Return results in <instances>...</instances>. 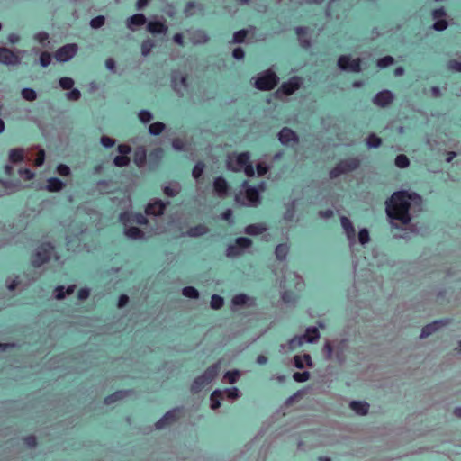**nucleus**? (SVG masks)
Masks as SVG:
<instances>
[{
  "label": "nucleus",
  "mask_w": 461,
  "mask_h": 461,
  "mask_svg": "<svg viewBox=\"0 0 461 461\" xmlns=\"http://www.w3.org/2000/svg\"><path fill=\"white\" fill-rule=\"evenodd\" d=\"M421 197L416 193L395 192L386 201V213L394 227L406 225L411 221V213L420 211Z\"/></svg>",
  "instance_id": "obj_1"
},
{
  "label": "nucleus",
  "mask_w": 461,
  "mask_h": 461,
  "mask_svg": "<svg viewBox=\"0 0 461 461\" xmlns=\"http://www.w3.org/2000/svg\"><path fill=\"white\" fill-rule=\"evenodd\" d=\"M249 158L250 155L249 152L229 156L227 167L234 172L243 171L247 176L251 177L255 175V170L253 166L249 163Z\"/></svg>",
  "instance_id": "obj_2"
},
{
  "label": "nucleus",
  "mask_w": 461,
  "mask_h": 461,
  "mask_svg": "<svg viewBox=\"0 0 461 461\" xmlns=\"http://www.w3.org/2000/svg\"><path fill=\"white\" fill-rule=\"evenodd\" d=\"M220 367V363L213 364L202 375L196 377L191 386L192 392L199 393L208 385L218 375Z\"/></svg>",
  "instance_id": "obj_3"
},
{
  "label": "nucleus",
  "mask_w": 461,
  "mask_h": 461,
  "mask_svg": "<svg viewBox=\"0 0 461 461\" xmlns=\"http://www.w3.org/2000/svg\"><path fill=\"white\" fill-rule=\"evenodd\" d=\"M24 50H12L7 47H0V64L5 66H18L22 62Z\"/></svg>",
  "instance_id": "obj_4"
},
{
  "label": "nucleus",
  "mask_w": 461,
  "mask_h": 461,
  "mask_svg": "<svg viewBox=\"0 0 461 461\" xmlns=\"http://www.w3.org/2000/svg\"><path fill=\"white\" fill-rule=\"evenodd\" d=\"M360 165V160L357 158H349L341 160L334 168L330 172V177L334 179L340 175L347 174L356 170Z\"/></svg>",
  "instance_id": "obj_5"
},
{
  "label": "nucleus",
  "mask_w": 461,
  "mask_h": 461,
  "mask_svg": "<svg viewBox=\"0 0 461 461\" xmlns=\"http://www.w3.org/2000/svg\"><path fill=\"white\" fill-rule=\"evenodd\" d=\"M54 255V248L50 243H43L36 249V251L32 258V263L34 267H39L44 263L48 262Z\"/></svg>",
  "instance_id": "obj_6"
},
{
  "label": "nucleus",
  "mask_w": 461,
  "mask_h": 461,
  "mask_svg": "<svg viewBox=\"0 0 461 461\" xmlns=\"http://www.w3.org/2000/svg\"><path fill=\"white\" fill-rule=\"evenodd\" d=\"M278 80L275 72L267 70L257 77L255 86L263 91L271 90L277 85Z\"/></svg>",
  "instance_id": "obj_7"
},
{
  "label": "nucleus",
  "mask_w": 461,
  "mask_h": 461,
  "mask_svg": "<svg viewBox=\"0 0 461 461\" xmlns=\"http://www.w3.org/2000/svg\"><path fill=\"white\" fill-rule=\"evenodd\" d=\"M343 351L344 343L342 341H327L323 346V354L327 360H330L334 357L338 362L342 363L344 361Z\"/></svg>",
  "instance_id": "obj_8"
},
{
  "label": "nucleus",
  "mask_w": 461,
  "mask_h": 461,
  "mask_svg": "<svg viewBox=\"0 0 461 461\" xmlns=\"http://www.w3.org/2000/svg\"><path fill=\"white\" fill-rule=\"evenodd\" d=\"M251 240L245 237H240L235 240L233 244L228 246L226 255L229 258L240 256L244 250L251 246Z\"/></svg>",
  "instance_id": "obj_9"
},
{
  "label": "nucleus",
  "mask_w": 461,
  "mask_h": 461,
  "mask_svg": "<svg viewBox=\"0 0 461 461\" xmlns=\"http://www.w3.org/2000/svg\"><path fill=\"white\" fill-rule=\"evenodd\" d=\"M78 51V45L77 43H68L59 48L54 58L59 62H68L72 59Z\"/></svg>",
  "instance_id": "obj_10"
},
{
  "label": "nucleus",
  "mask_w": 461,
  "mask_h": 461,
  "mask_svg": "<svg viewBox=\"0 0 461 461\" xmlns=\"http://www.w3.org/2000/svg\"><path fill=\"white\" fill-rule=\"evenodd\" d=\"M236 200L246 206H257L259 203V193L255 187H247L244 194L236 196Z\"/></svg>",
  "instance_id": "obj_11"
},
{
  "label": "nucleus",
  "mask_w": 461,
  "mask_h": 461,
  "mask_svg": "<svg viewBox=\"0 0 461 461\" xmlns=\"http://www.w3.org/2000/svg\"><path fill=\"white\" fill-rule=\"evenodd\" d=\"M338 67L344 71L357 73L361 71V59H351L349 55H342L338 59Z\"/></svg>",
  "instance_id": "obj_12"
},
{
  "label": "nucleus",
  "mask_w": 461,
  "mask_h": 461,
  "mask_svg": "<svg viewBox=\"0 0 461 461\" xmlns=\"http://www.w3.org/2000/svg\"><path fill=\"white\" fill-rule=\"evenodd\" d=\"M303 80L299 77H293L287 82L281 85L279 89L276 91L277 95H290L294 94L297 89L300 88Z\"/></svg>",
  "instance_id": "obj_13"
},
{
  "label": "nucleus",
  "mask_w": 461,
  "mask_h": 461,
  "mask_svg": "<svg viewBox=\"0 0 461 461\" xmlns=\"http://www.w3.org/2000/svg\"><path fill=\"white\" fill-rule=\"evenodd\" d=\"M120 221L124 225L128 226L131 223H137L140 225H144L148 222L146 216L141 213H131L129 212H124L120 214Z\"/></svg>",
  "instance_id": "obj_14"
},
{
  "label": "nucleus",
  "mask_w": 461,
  "mask_h": 461,
  "mask_svg": "<svg viewBox=\"0 0 461 461\" xmlns=\"http://www.w3.org/2000/svg\"><path fill=\"white\" fill-rule=\"evenodd\" d=\"M172 86L179 95H184V92L187 87L186 77L179 71H174L171 75Z\"/></svg>",
  "instance_id": "obj_15"
},
{
  "label": "nucleus",
  "mask_w": 461,
  "mask_h": 461,
  "mask_svg": "<svg viewBox=\"0 0 461 461\" xmlns=\"http://www.w3.org/2000/svg\"><path fill=\"white\" fill-rule=\"evenodd\" d=\"M0 196L10 195L22 188L20 181L0 180Z\"/></svg>",
  "instance_id": "obj_16"
},
{
  "label": "nucleus",
  "mask_w": 461,
  "mask_h": 461,
  "mask_svg": "<svg viewBox=\"0 0 461 461\" xmlns=\"http://www.w3.org/2000/svg\"><path fill=\"white\" fill-rule=\"evenodd\" d=\"M278 140L283 145L297 144L299 141L296 133L288 127H284L278 133Z\"/></svg>",
  "instance_id": "obj_17"
},
{
  "label": "nucleus",
  "mask_w": 461,
  "mask_h": 461,
  "mask_svg": "<svg viewBox=\"0 0 461 461\" xmlns=\"http://www.w3.org/2000/svg\"><path fill=\"white\" fill-rule=\"evenodd\" d=\"M169 203L167 202V203H164L162 202L161 200H154L153 202H150L147 207H146V210H145V212L147 215H152V216H160L163 214L165 209H166V206Z\"/></svg>",
  "instance_id": "obj_18"
},
{
  "label": "nucleus",
  "mask_w": 461,
  "mask_h": 461,
  "mask_svg": "<svg viewBox=\"0 0 461 461\" xmlns=\"http://www.w3.org/2000/svg\"><path fill=\"white\" fill-rule=\"evenodd\" d=\"M178 409H174L167 411L158 421L156 422V429H162L172 424L178 418Z\"/></svg>",
  "instance_id": "obj_19"
},
{
  "label": "nucleus",
  "mask_w": 461,
  "mask_h": 461,
  "mask_svg": "<svg viewBox=\"0 0 461 461\" xmlns=\"http://www.w3.org/2000/svg\"><path fill=\"white\" fill-rule=\"evenodd\" d=\"M340 222H341V226L347 235L349 245H350V247H352L356 243L355 228H354L351 221L346 216H342L340 218Z\"/></svg>",
  "instance_id": "obj_20"
},
{
  "label": "nucleus",
  "mask_w": 461,
  "mask_h": 461,
  "mask_svg": "<svg viewBox=\"0 0 461 461\" xmlns=\"http://www.w3.org/2000/svg\"><path fill=\"white\" fill-rule=\"evenodd\" d=\"M289 280H291L294 283L293 285L295 290L301 291L304 286L303 278L295 272H290V273L285 275L284 281H283L284 288L291 286V285L287 284V282Z\"/></svg>",
  "instance_id": "obj_21"
},
{
  "label": "nucleus",
  "mask_w": 461,
  "mask_h": 461,
  "mask_svg": "<svg viewBox=\"0 0 461 461\" xmlns=\"http://www.w3.org/2000/svg\"><path fill=\"white\" fill-rule=\"evenodd\" d=\"M393 99V95L392 92L389 90H383L375 95L373 102L377 106L385 107L392 103Z\"/></svg>",
  "instance_id": "obj_22"
},
{
  "label": "nucleus",
  "mask_w": 461,
  "mask_h": 461,
  "mask_svg": "<svg viewBox=\"0 0 461 461\" xmlns=\"http://www.w3.org/2000/svg\"><path fill=\"white\" fill-rule=\"evenodd\" d=\"M146 22L147 18L143 14H136L126 20V27L134 32L139 27L144 25Z\"/></svg>",
  "instance_id": "obj_23"
},
{
  "label": "nucleus",
  "mask_w": 461,
  "mask_h": 461,
  "mask_svg": "<svg viewBox=\"0 0 461 461\" xmlns=\"http://www.w3.org/2000/svg\"><path fill=\"white\" fill-rule=\"evenodd\" d=\"M213 190L219 197H226L229 190L227 181L221 176L216 177L213 181Z\"/></svg>",
  "instance_id": "obj_24"
},
{
  "label": "nucleus",
  "mask_w": 461,
  "mask_h": 461,
  "mask_svg": "<svg viewBox=\"0 0 461 461\" xmlns=\"http://www.w3.org/2000/svg\"><path fill=\"white\" fill-rule=\"evenodd\" d=\"M446 323V321H435L422 328L420 337L421 339L427 338L438 330L441 326Z\"/></svg>",
  "instance_id": "obj_25"
},
{
  "label": "nucleus",
  "mask_w": 461,
  "mask_h": 461,
  "mask_svg": "<svg viewBox=\"0 0 461 461\" xmlns=\"http://www.w3.org/2000/svg\"><path fill=\"white\" fill-rule=\"evenodd\" d=\"M209 41V36L203 30H195L191 34V41L194 45L204 44Z\"/></svg>",
  "instance_id": "obj_26"
},
{
  "label": "nucleus",
  "mask_w": 461,
  "mask_h": 461,
  "mask_svg": "<svg viewBox=\"0 0 461 461\" xmlns=\"http://www.w3.org/2000/svg\"><path fill=\"white\" fill-rule=\"evenodd\" d=\"M65 187V183L57 177H50L47 180L46 190L49 192H59Z\"/></svg>",
  "instance_id": "obj_27"
},
{
  "label": "nucleus",
  "mask_w": 461,
  "mask_h": 461,
  "mask_svg": "<svg viewBox=\"0 0 461 461\" xmlns=\"http://www.w3.org/2000/svg\"><path fill=\"white\" fill-rule=\"evenodd\" d=\"M24 150L21 148L12 149L9 151L8 159L13 164H17L24 160Z\"/></svg>",
  "instance_id": "obj_28"
},
{
  "label": "nucleus",
  "mask_w": 461,
  "mask_h": 461,
  "mask_svg": "<svg viewBox=\"0 0 461 461\" xmlns=\"http://www.w3.org/2000/svg\"><path fill=\"white\" fill-rule=\"evenodd\" d=\"M267 230V227L264 223H254L248 225L245 228V233L248 235L255 236L263 233Z\"/></svg>",
  "instance_id": "obj_29"
},
{
  "label": "nucleus",
  "mask_w": 461,
  "mask_h": 461,
  "mask_svg": "<svg viewBox=\"0 0 461 461\" xmlns=\"http://www.w3.org/2000/svg\"><path fill=\"white\" fill-rule=\"evenodd\" d=\"M294 365L295 367L302 369L305 365L308 366H312V359L309 354H304L303 356L296 355L294 357Z\"/></svg>",
  "instance_id": "obj_30"
},
{
  "label": "nucleus",
  "mask_w": 461,
  "mask_h": 461,
  "mask_svg": "<svg viewBox=\"0 0 461 461\" xmlns=\"http://www.w3.org/2000/svg\"><path fill=\"white\" fill-rule=\"evenodd\" d=\"M349 405L351 410L359 415L366 414L369 409V405L366 402L352 401Z\"/></svg>",
  "instance_id": "obj_31"
},
{
  "label": "nucleus",
  "mask_w": 461,
  "mask_h": 461,
  "mask_svg": "<svg viewBox=\"0 0 461 461\" xmlns=\"http://www.w3.org/2000/svg\"><path fill=\"white\" fill-rule=\"evenodd\" d=\"M147 30L150 33H165L167 31V27L161 22L154 21L147 24Z\"/></svg>",
  "instance_id": "obj_32"
},
{
  "label": "nucleus",
  "mask_w": 461,
  "mask_h": 461,
  "mask_svg": "<svg viewBox=\"0 0 461 461\" xmlns=\"http://www.w3.org/2000/svg\"><path fill=\"white\" fill-rule=\"evenodd\" d=\"M146 149L144 147H138L134 152V163L139 167H141L144 166L146 162Z\"/></svg>",
  "instance_id": "obj_33"
},
{
  "label": "nucleus",
  "mask_w": 461,
  "mask_h": 461,
  "mask_svg": "<svg viewBox=\"0 0 461 461\" xmlns=\"http://www.w3.org/2000/svg\"><path fill=\"white\" fill-rule=\"evenodd\" d=\"M125 235L131 240H140L144 237V233L140 229L134 226H125Z\"/></svg>",
  "instance_id": "obj_34"
},
{
  "label": "nucleus",
  "mask_w": 461,
  "mask_h": 461,
  "mask_svg": "<svg viewBox=\"0 0 461 461\" xmlns=\"http://www.w3.org/2000/svg\"><path fill=\"white\" fill-rule=\"evenodd\" d=\"M76 286L74 285L65 288L63 285L57 286L54 291V296L58 300L64 299L66 294L74 293Z\"/></svg>",
  "instance_id": "obj_35"
},
{
  "label": "nucleus",
  "mask_w": 461,
  "mask_h": 461,
  "mask_svg": "<svg viewBox=\"0 0 461 461\" xmlns=\"http://www.w3.org/2000/svg\"><path fill=\"white\" fill-rule=\"evenodd\" d=\"M290 250L288 243L278 244L275 249V255L277 260H285Z\"/></svg>",
  "instance_id": "obj_36"
},
{
  "label": "nucleus",
  "mask_w": 461,
  "mask_h": 461,
  "mask_svg": "<svg viewBox=\"0 0 461 461\" xmlns=\"http://www.w3.org/2000/svg\"><path fill=\"white\" fill-rule=\"evenodd\" d=\"M303 335L307 339L308 343H315L320 339L318 328L314 326L308 327Z\"/></svg>",
  "instance_id": "obj_37"
},
{
  "label": "nucleus",
  "mask_w": 461,
  "mask_h": 461,
  "mask_svg": "<svg viewBox=\"0 0 461 461\" xmlns=\"http://www.w3.org/2000/svg\"><path fill=\"white\" fill-rule=\"evenodd\" d=\"M181 191V185L177 182H171L168 185L164 186L163 192L168 197H175Z\"/></svg>",
  "instance_id": "obj_38"
},
{
  "label": "nucleus",
  "mask_w": 461,
  "mask_h": 461,
  "mask_svg": "<svg viewBox=\"0 0 461 461\" xmlns=\"http://www.w3.org/2000/svg\"><path fill=\"white\" fill-rule=\"evenodd\" d=\"M221 395L224 400L227 399L230 402H233L240 397V392L236 387L226 388L221 390Z\"/></svg>",
  "instance_id": "obj_39"
},
{
  "label": "nucleus",
  "mask_w": 461,
  "mask_h": 461,
  "mask_svg": "<svg viewBox=\"0 0 461 461\" xmlns=\"http://www.w3.org/2000/svg\"><path fill=\"white\" fill-rule=\"evenodd\" d=\"M296 34L298 36V40L300 44L303 48L310 47V41L307 38V28L306 27H296L295 29Z\"/></svg>",
  "instance_id": "obj_40"
},
{
  "label": "nucleus",
  "mask_w": 461,
  "mask_h": 461,
  "mask_svg": "<svg viewBox=\"0 0 461 461\" xmlns=\"http://www.w3.org/2000/svg\"><path fill=\"white\" fill-rule=\"evenodd\" d=\"M249 301H250V298L248 295H246L244 294H237L231 300L232 309L237 308V307H243L247 304H249Z\"/></svg>",
  "instance_id": "obj_41"
},
{
  "label": "nucleus",
  "mask_w": 461,
  "mask_h": 461,
  "mask_svg": "<svg viewBox=\"0 0 461 461\" xmlns=\"http://www.w3.org/2000/svg\"><path fill=\"white\" fill-rule=\"evenodd\" d=\"M305 342H308V340L303 337V335H297L288 341L287 347L289 350H294L303 346Z\"/></svg>",
  "instance_id": "obj_42"
},
{
  "label": "nucleus",
  "mask_w": 461,
  "mask_h": 461,
  "mask_svg": "<svg viewBox=\"0 0 461 461\" xmlns=\"http://www.w3.org/2000/svg\"><path fill=\"white\" fill-rule=\"evenodd\" d=\"M221 400H224L223 396L221 395V390L217 389L213 391L210 396L211 408L212 410L218 409L221 406Z\"/></svg>",
  "instance_id": "obj_43"
},
{
  "label": "nucleus",
  "mask_w": 461,
  "mask_h": 461,
  "mask_svg": "<svg viewBox=\"0 0 461 461\" xmlns=\"http://www.w3.org/2000/svg\"><path fill=\"white\" fill-rule=\"evenodd\" d=\"M208 232V228L204 225H197L194 227L190 228L187 230V235L190 237H200Z\"/></svg>",
  "instance_id": "obj_44"
},
{
  "label": "nucleus",
  "mask_w": 461,
  "mask_h": 461,
  "mask_svg": "<svg viewBox=\"0 0 461 461\" xmlns=\"http://www.w3.org/2000/svg\"><path fill=\"white\" fill-rule=\"evenodd\" d=\"M21 95L23 99L28 102H33L37 99L38 95L36 91L30 87L23 88L21 91Z\"/></svg>",
  "instance_id": "obj_45"
},
{
  "label": "nucleus",
  "mask_w": 461,
  "mask_h": 461,
  "mask_svg": "<svg viewBox=\"0 0 461 461\" xmlns=\"http://www.w3.org/2000/svg\"><path fill=\"white\" fill-rule=\"evenodd\" d=\"M366 143L369 149H376V148L380 147V145L382 144V140H381V138L377 137L375 134L371 133L366 138Z\"/></svg>",
  "instance_id": "obj_46"
},
{
  "label": "nucleus",
  "mask_w": 461,
  "mask_h": 461,
  "mask_svg": "<svg viewBox=\"0 0 461 461\" xmlns=\"http://www.w3.org/2000/svg\"><path fill=\"white\" fill-rule=\"evenodd\" d=\"M74 85V79L69 77H63L59 79V86L62 90H70Z\"/></svg>",
  "instance_id": "obj_47"
},
{
  "label": "nucleus",
  "mask_w": 461,
  "mask_h": 461,
  "mask_svg": "<svg viewBox=\"0 0 461 461\" xmlns=\"http://www.w3.org/2000/svg\"><path fill=\"white\" fill-rule=\"evenodd\" d=\"M165 127L166 126L163 122H157L151 123L149 126V132L151 135L157 136V135H159L165 130Z\"/></svg>",
  "instance_id": "obj_48"
},
{
  "label": "nucleus",
  "mask_w": 461,
  "mask_h": 461,
  "mask_svg": "<svg viewBox=\"0 0 461 461\" xmlns=\"http://www.w3.org/2000/svg\"><path fill=\"white\" fill-rule=\"evenodd\" d=\"M240 375V374L238 370L228 371L225 373L223 379L226 380L229 384H233L238 381Z\"/></svg>",
  "instance_id": "obj_49"
},
{
  "label": "nucleus",
  "mask_w": 461,
  "mask_h": 461,
  "mask_svg": "<svg viewBox=\"0 0 461 461\" xmlns=\"http://www.w3.org/2000/svg\"><path fill=\"white\" fill-rule=\"evenodd\" d=\"M125 393H126V392H124V391L115 392L114 393L107 396L104 399V403L106 405L112 404V403L115 402L116 401L122 399Z\"/></svg>",
  "instance_id": "obj_50"
},
{
  "label": "nucleus",
  "mask_w": 461,
  "mask_h": 461,
  "mask_svg": "<svg viewBox=\"0 0 461 461\" xmlns=\"http://www.w3.org/2000/svg\"><path fill=\"white\" fill-rule=\"evenodd\" d=\"M33 39L37 41L42 47H46L49 43V33L40 32L33 35Z\"/></svg>",
  "instance_id": "obj_51"
},
{
  "label": "nucleus",
  "mask_w": 461,
  "mask_h": 461,
  "mask_svg": "<svg viewBox=\"0 0 461 461\" xmlns=\"http://www.w3.org/2000/svg\"><path fill=\"white\" fill-rule=\"evenodd\" d=\"M204 167H205V165L203 162H202V161L197 162L192 171L193 177L194 179L198 180L202 176V175L204 171Z\"/></svg>",
  "instance_id": "obj_52"
},
{
  "label": "nucleus",
  "mask_w": 461,
  "mask_h": 461,
  "mask_svg": "<svg viewBox=\"0 0 461 461\" xmlns=\"http://www.w3.org/2000/svg\"><path fill=\"white\" fill-rule=\"evenodd\" d=\"M182 294L184 296L192 298V299H197L199 297L198 290L193 286L184 287L182 290Z\"/></svg>",
  "instance_id": "obj_53"
},
{
  "label": "nucleus",
  "mask_w": 461,
  "mask_h": 461,
  "mask_svg": "<svg viewBox=\"0 0 461 461\" xmlns=\"http://www.w3.org/2000/svg\"><path fill=\"white\" fill-rule=\"evenodd\" d=\"M295 214V203L294 201H293L290 204L287 205L286 211L284 214V219L286 221H292L294 218Z\"/></svg>",
  "instance_id": "obj_54"
},
{
  "label": "nucleus",
  "mask_w": 461,
  "mask_h": 461,
  "mask_svg": "<svg viewBox=\"0 0 461 461\" xmlns=\"http://www.w3.org/2000/svg\"><path fill=\"white\" fill-rule=\"evenodd\" d=\"M211 307L214 310L221 309L224 304V300L221 296L218 294H213L211 298Z\"/></svg>",
  "instance_id": "obj_55"
},
{
  "label": "nucleus",
  "mask_w": 461,
  "mask_h": 461,
  "mask_svg": "<svg viewBox=\"0 0 461 461\" xmlns=\"http://www.w3.org/2000/svg\"><path fill=\"white\" fill-rule=\"evenodd\" d=\"M154 46H155V44L152 40L148 39V40L143 41V42L141 44V54L144 57L148 56L150 53V51Z\"/></svg>",
  "instance_id": "obj_56"
},
{
  "label": "nucleus",
  "mask_w": 461,
  "mask_h": 461,
  "mask_svg": "<svg viewBox=\"0 0 461 461\" xmlns=\"http://www.w3.org/2000/svg\"><path fill=\"white\" fill-rule=\"evenodd\" d=\"M394 163L395 166L398 167L399 168H405L409 166L410 161L407 156L400 154L395 158Z\"/></svg>",
  "instance_id": "obj_57"
},
{
  "label": "nucleus",
  "mask_w": 461,
  "mask_h": 461,
  "mask_svg": "<svg viewBox=\"0 0 461 461\" xmlns=\"http://www.w3.org/2000/svg\"><path fill=\"white\" fill-rule=\"evenodd\" d=\"M104 23L105 17L104 15H98L91 19L89 24L93 29H99L104 24Z\"/></svg>",
  "instance_id": "obj_58"
},
{
  "label": "nucleus",
  "mask_w": 461,
  "mask_h": 461,
  "mask_svg": "<svg viewBox=\"0 0 461 461\" xmlns=\"http://www.w3.org/2000/svg\"><path fill=\"white\" fill-rule=\"evenodd\" d=\"M296 298V294L289 290H285L282 294V300L285 303H294Z\"/></svg>",
  "instance_id": "obj_59"
},
{
  "label": "nucleus",
  "mask_w": 461,
  "mask_h": 461,
  "mask_svg": "<svg viewBox=\"0 0 461 461\" xmlns=\"http://www.w3.org/2000/svg\"><path fill=\"white\" fill-rule=\"evenodd\" d=\"M41 276V272L33 269L32 272H25L24 276L27 278L26 285L35 282Z\"/></svg>",
  "instance_id": "obj_60"
},
{
  "label": "nucleus",
  "mask_w": 461,
  "mask_h": 461,
  "mask_svg": "<svg viewBox=\"0 0 461 461\" xmlns=\"http://www.w3.org/2000/svg\"><path fill=\"white\" fill-rule=\"evenodd\" d=\"M81 92L77 88H72L66 94V98L68 101H78L81 98Z\"/></svg>",
  "instance_id": "obj_61"
},
{
  "label": "nucleus",
  "mask_w": 461,
  "mask_h": 461,
  "mask_svg": "<svg viewBox=\"0 0 461 461\" xmlns=\"http://www.w3.org/2000/svg\"><path fill=\"white\" fill-rule=\"evenodd\" d=\"M39 61L41 67L47 68L51 62V55L47 51H43L40 55Z\"/></svg>",
  "instance_id": "obj_62"
},
{
  "label": "nucleus",
  "mask_w": 461,
  "mask_h": 461,
  "mask_svg": "<svg viewBox=\"0 0 461 461\" xmlns=\"http://www.w3.org/2000/svg\"><path fill=\"white\" fill-rule=\"evenodd\" d=\"M129 163L130 158L127 156H116L113 159V164L119 167H126Z\"/></svg>",
  "instance_id": "obj_63"
},
{
  "label": "nucleus",
  "mask_w": 461,
  "mask_h": 461,
  "mask_svg": "<svg viewBox=\"0 0 461 461\" xmlns=\"http://www.w3.org/2000/svg\"><path fill=\"white\" fill-rule=\"evenodd\" d=\"M139 119L143 123H148L153 119V114L148 110H141L139 113Z\"/></svg>",
  "instance_id": "obj_64"
}]
</instances>
